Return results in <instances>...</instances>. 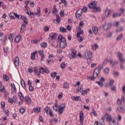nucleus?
<instances>
[{
	"mask_svg": "<svg viewBox=\"0 0 125 125\" xmlns=\"http://www.w3.org/2000/svg\"><path fill=\"white\" fill-rule=\"evenodd\" d=\"M58 97L59 99H61L63 97V93L62 92H60Z\"/></svg>",
	"mask_w": 125,
	"mask_h": 125,
	"instance_id": "58",
	"label": "nucleus"
},
{
	"mask_svg": "<svg viewBox=\"0 0 125 125\" xmlns=\"http://www.w3.org/2000/svg\"><path fill=\"white\" fill-rule=\"evenodd\" d=\"M117 57L119 58V61L121 63L120 64L121 69H124L125 66L124 65V63H125V57H124V55L121 52H118L117 53Z\"/></svg>",
	"mask_w": 125,
	"mask_h": 125,
	"instance_id": "3",
	"label": "nucleus"
},
{
	"mask_svg": "<svg viewBox=\"0 0 125 125\" xmlns=\"http://www.w3.org/2000/svg\"><path fill=\"white\" fill-rule=\"evenodd\" d=\"M37 13H33L32 12H27L26 14L30 16V17H33V15H35V16H37V17H40L41 16V8L38 7L37 9Z\"/></svg>",
	"mask_w": 125,
	"mask_h": 125,
	"instance_id": "5",
	"label": "nucleus"
},
{
	"mask_svg": "<svg viewBox=\"0 0 125 125\" xmlns=\"http://www.w3.org/2000/svg\"><path fill=\"white\" fill-rule=\"evenodd\" d=\"M93 12H100L101 11V8L99 6H97V5L95 7V8L93 9Z\"/></svg>",
	"mask_w": 125,
	"mask_h": 125,
	"instance_id": "22",
	"label": "nucleus"
},
{
	"mask_svg": "<svg viewBox=\"0 0 125 125\" xmlns=\"http://www.w3.org/2000/svg\"><path fill=\"white\" fill-rule=\"evenodd\" d=\"M44 111L47 115H49L50 117H52V118H53V113H52V111L50 110L49 107H48V106H46L44 109Z\"/></svg>",
	"mask_w": 125,
	"mask_h": 125,
	"instance_id": "9",
	"label": "nucleus"
},
{
	"mask_svg": "<svg viewBox=\"0 0 125 125\" xmlns=\"http://www.w3.org/2000/svg\"><path fill=\"white\" fill-rule=\"evenodd\" d=\"M91 57H92V53L90 51H87L84 55V58L87 59L88 64L91 62Z\"/></svg>",
	"mask_w": 125,
	"mask_h": 125,
	"instance_id": "4",
	"label": "nucleus"
},
{
	"mask_svg": "<svg viewBox=\"0 0 125 125\" xmlns=\"http://www.w3.org/2000/svg\"><path fill=\"white\" fill-rule=\"evenodd\" d=\"M57 9H56V6H53V9L52 10V14H56V13H58Z\"/></svg>",
	"mask_w": 125,
	"mask_h": 125,
	"instance_id": "39",
	"label": "nucleus"
},
{
	"mask_svg": "<svg viewBox=\"0 0 125 125\" xmlns=\"http://www.w3.org/2000/svg\"><path fill=\"white\" fill-rule=\"evenodd\" d=\"M21 18L22 19V21H23V24H24V25H27V24H28V20L27 19V18L25 17L24 16H21Z\"/></svg>",
	"mask_w": 125,
	"mask_h": 125,
	"instance_id": "24",
	"label": "nucleus"
},
{
	"mask_svg": "<svg viewBox=\"0 0 125 125\" xmlns=\"http://www.w3.org/2000/svg\"><path fill=\"white\" fill-rule=\"evenodd\" d=\"M26 27H27V25L25 24L24 23H22V26L21 28L20 33H24V32H25V30H26L25 29V28H26Z\"/></svg>",
	"mask_w": 125,
	"mask_h": 125,
	"instance_id": "25",
	"label": "nucleus"
},
{
	"mask_svg": "<svg viewBox=\"0 0 125 125\" xmlns=\"http://www.w3.org/2000/svg\"><path fill=\"white\" fill-rule=\"evenodd\" d=\"M77 38H78V40L79 41V42H83V37L81 36H77Z\"/></svg>",
	"mask_w": 125,
	"mask_h": 125,
	"instance_id": "44",
	"label": "nucleus"
},
{
	"mask_svg": "<svg viewBox=\"0 0 125 125\" xmlns=\"http://www.w3.org/2000/svg\"><path fill=\"white\" fill-rule=\"evenodd\" d=\"M56 22L57 23H60L61 21V18L58 15H56Z\"/></svg>",
	"mask_w": 125,
	"mask_h": 125,
	"instance_id": "38",
	"label": "nucleus"
},
{
	"mask_svg": "<svg viewBox=\"0 0 125 125\" xmlns=\"http://www.w3.org/2000/svg\"><path fill=\"white\" fill-rule=\"evenodd\" d=\"M56 76V72H53L51 74V77L53 78V79H55V77Z\"/></svg>",
	"mask_w": 125,
	"mask_h": 125,
	"instance_id": "61",
	"label": "nucleus"
},
{
	"mask_svg": "<svg viewBox=\"0 0 125 125\" xmlns=\"http://www.w3.org/2000/svg\"><path fill=\"white\" fill-rule=\"evenodd\" d=\"M82 14H83V9H79L76 12L75 17L76 18H80L82 16Z\"/></svg>",
	"mask_w": 125,
	"mask_h": 125,
	"instance_id": "11",
	"label": "nucleus"
},
{
	"mask_svg": "<svg viewBox=\"0 0 125 125\" xmlns=\"http://www.w3.org/2000/svg\"><path fill=\"white\" fill-rule=\"evenodd\" d=\"M25 5L24 6L25 11H28V8L27 7L28 6V5L29 4V1H25Z\"/></svg>",
	"mask_w": 125,
	"mask_h": 125,
	"instance_id": "43",
	"label": "nucleus"
},
{
	"mask_svg": "<svg viewBox=\"0 0 125 125\" xmlns=\"http://www.w3.org/2000/svg\"><path fill=\"white\" fill-rule=\"evenodd\" d=\"M14 64L15 66H18L19 65V58L16 57L14 59Z\"/></svg>",
	"mask_w": 125,
	"mask_h": 125,
	"instance_id": "20",
	"label": "nucleus"
},
{
	"mask_svg": "<svg viewBox=\"0 0 125 125\" xmlns=\"http://www.w3.org/2000/svg\"><path fill=\"white\" fill-rule=\"evenodd\" d=\"M34 111L35 113H40L41 112V107L37 106L34 108Z\"/></svg>",
	"mask_w": 125,
	"mask_h": 125,
	"instance_id": "34",
	"label": "nucleus"
},
{
	"mask_svg": "<svg viewBox=\"0 0 125 125\" xmlns=\"http://www.w3.org/2000/svg\"><path fill=\"white\" fill-rule=\"evenodd\" d=\"M114 82L115 81L114 80H110L109 83V85H110V86H113Z\"/></svg>",
	"mask_w": 125,
	"mask_h": 125,
	"instance_id": "57",
	"label": "nucleus"
},
{
	"mask_svg": "<svg viewBox=\"0 0 125 125\" xmlns=\"http://www.w3.org/2000/svg\"><path fill=\"white\" fill-rule=\"evenodd\" d=\"M71 53L69 54L68 56L70 59H76L77 58V50L71 49L70 50Z\"/></svg>",
	"mask_w": 125,
	"mask_h": 125,
	"instance_id": "6",
	"label": "nucleus"
},
{
	"mask_svg": "<svg viewBox=\"0 0 125 125\" xmlns=\"http://www.w3.org/2000/svg\"><path fill=\"white\" fill-rule=\"evenodd\" d=\"M98 75H99V69H95V70L93 72V76L94 77L97 78L98 77Z\"/></svg>",
	"mask_w": 125,
	"mask_h": 125,
	"instance_id": "23",
	"label": "nucleus"
},
{
	"mask_svg": "<svg viewBox=\"0 0 125 125\" xmlns=\"http://www.w3.org/2000/svg\"><path fill=\"white\" fill-rule=\"evenodd\" d=\"M64 88H69V84L66 82L64 83L63 84Z\"/></svg>",
	"mask_w": 125,
	"mask_h": 125,
	"instance_id": "47",
	"label": "nucleus"
},
{
	"mask_svg": "<svg viewBox=\"0 0 125 125\" xmlns=\"http://www.w3.org/2000/svg\"><path fill=\"white\" fill-rule=\"evenodd\" d=\"M83 111H80L79 113V119H80V125H83V121H84V118H83Z\"/></svg>",
	"mask_w": 125,
	"mask_h": 125,
	"instance_id": "8",
	"label": "nucleus"
},
{
	"mask_svg": "<svg viewBox=\"0 0 125 125\" xmlns=\"http://www.w3.org/2000/svg\"><path fill=\"white\" fill-rule=\"evenodd\" d=\"M45 12L46 15H49V14H50V11L48 10V8H46L45 9Z\"/></svg>",
	"mask_w": 125,
	"mask_h": 125,
	"instance_id": "48",
	"label": "nucleus"
},
{
	"mask_svg": "<svg viewBox=\"0 0 125 125\" xmlns=\"http://www.w3.org/2000/svg\"><path fill=\"white\" fill-rule=\"evenodd\" d=\"M113 25L114 26V27H118L120 26V21H115L113 23Z\"/></svg>",
	"mask_w": 125,
	"mask_h": 125,
	"instance_id": "49",
	"label": "nucleus"
},
{
	"mask_svg": "<svg viewBox=\"0 0 125 125\" xmlns=\"http://www.w3.org/2000/svg\"><path fill=\"white\" fill-rule=\"evenodd\" d=\"M25 99L26 101L27 104H28V105H30L31 103H32V101H31V99H30L29 97L28 96H26L25 97Z\"/></svg>",
	"mask_w": 125,
	"mask_h": 125,
	"instance_id": "28",
	"label": "nucleus"
},
{
	"mask_svg": "<svg viewBox=\"0 0 125 125\" xmlns=\"http://www.w3.org/2000/svg\"><path fill=\"white\" fill-rule=\"evenodd\" d=\"M91 48L93 51H95L98 48V44L97 43L93 44L91 45Z\"/></svg>",
	"mask_w": 125,
	"mask_h": 125,
	"instance_id": "27",
	"label": "nucleus"
},
{
	"mask_svg": "<svg viewBox=\"0 0 125 125\" xmlns=\"http://www.w3.org/2000/svg\"><path fill=\"white\" fill-rule=\"evenodd\" d=\"M122 92H123V94L125 95V85H124L122 87Z\"/></svg>",
	"mask_w": 125,
	"mask_h": 125,
	"instance_id": "64",
	"label": "nucleus"
},
{
	"mask_svg": "<svg viewBox=\"0 0 125 125\" xmlns=\"http://www.w3.org/2000/svg\"><path fill=\"white\" fill-rule=\"evenodd\" d=\"M109 124H111V125H117L118 119L117 118V117H115L111 119V121H110Z\"/></svg>",
	"mask_w": 125,
	"mask_h": 125,
	"instance_id": "16",
	"label": "nucleus"
},
{
	"mask_svg": "<svg viewBox=\"0 0 125 125\" xmlns=\"http://www.w3.org/2000/svg\"><path fill=\"white\" fill-rule=\"evenodd\" d=\"M111 14V10L109 9H106L104 11L105 17H109Z\"/></svg>",
	"mask_w": 125,
	"mask_h": 125,
	"instance_id": "18",
	"label": "nucleus"
},
{
	"mask_svg": "<svg viewBox=\"0 0 125 125\" xmlns=\"http://www.w3.org/2000/svg\"><path fill=\"white\" fill-rule=\"evenodd\" d=\"M15 33H13L8 35V39L10 42H13L14 37H15Z\"/></svg>",
	"mask_w": 125,
	"mask_h": 125,
	"instance_id": "21",
	"label": "nucleus"
},
{
	"mask_svg": "<svg viewBox=\"0 0 125 125\" xmlns=\"http://www.w3.org/2000/svg\"><path fill=\"white\" fill-rule=\"evenodd\" d=\"M19 97H20L21 100L23 101L24 100V97H23V94H22V92H19L18 93Z\"/></svg>",
	"mask_w": 125,
	"mask_h": 125,
	"instance_id": "37",
	"label": "nucleus"
},
{
	"mask_svg": "<svg viewBox=\"0 0 125 125\" xmlns=\"http://www.w3.org/2000/svg\"><path fill=\"white\" fill-rule=\"evenodd\" d=\"M88 91H89V88H87L84 90H83L81 92L82 95H86V94H87V92Z\"/></svg>",
	"mask_w": 125,
	"mask_h": 125,
	"instance_id": "32",
	"label": "nucleus"
},
{
	"mask_svg": "<svg viewBox=\"0 0 125 125\" xmlns=\"http://www.w3.org/2000/svg\"><path fill=\"white\" fill-rule=\"evenodd\" d=\"M97 5V1H92L88 4V7L90 9L93 10Z\"/></svg>",
	"mask_w": 125,
	"mask_h": 125,
	"instance_id": "7",
	"label": "nucleus"
},
{
	"mask_svg": "<svg viewBox=\"0 0 125 125\" xmlns=\"http://www.w3.org/2000/svg\"><path fill=\"white\" fill-rule=\"evenodd\" d=\"M5 88H4V86H1L0 87V92H3L4 91Z\"/></svg>",
	"mask_w": 125,
	"mask_h": 125,
	"instance_id": "62",
	"label": "nucleus"
},
{
	"mask_svg": "<svg viewBox=\"0 0 125 125\" xmlns=\"http://www.w3.org/2000/svg\"><path fill=\"white\" fill-rule=\"evenodd\" d=\"M96 83H98L99 87H101L102 88V87H103V86L104 85V84H103V82L101 81H97Z\"/></svg>",
	"mask_w": 125,
	"mask_h": 125,
	"instance_id": "36",
	"label": "nucleus"
},
{
	"mask_svg": "<svg viewBox=\"0 0 125 125\" xmlns=\"http://www.w3.org/2000/svg\"><path fill=\"white\" fill-rule=\"evenodd\" d=\"M41 46H42V47H46V45H47V44H46V42H43V43H41L40 44Z\"/></svg>",
	"mask_w": 125,
	"mask_h": 125,
	"instance_id": "55",
	"label": "nucleus"
},
{
	"mask_svg": "<svg viewBox=\"0 0 125 125\" xmlns=\"http://www.w3.org/2000/svg\"><path fill=\"white\" fill-rule=\"evenodd\" d=\"M77 92H82L83 91V88H82V86H79L78 89L76 90Z\"/></svg>",
	"mask_w": 125,
	"mask_h": 125,
	"instance_id": "51",
	"label": "nucleus"
},
{
	"mask_svg": "<svg viewBox=\"0 0 125 125\" xmlns=\"http://www.w3.org/2000/svg\"><path fill=\"white\" fill-rule=\"evenodd\" d=\"M9 18L10 19H14L15 17L18 19H20V15H17V14L15 13H11L9 14Z\"/></svg>",
	"mask_w": 125,
	"mask_h": 125,
	"instance_id": "10",
	"label": "nucleus"
},
{
	"mask_svg": "<svg viewBox=\"0 0 125 125\" xmlns=\"http://www.w3.org/2000/svg\"><path fill=\"white\" fill-rule=\"evenodd\" d=\"M58 40L60 48L63 49L67 47V42L66 41V38H65V37L60 35L58 37Z\"/></svg>",
	"mask_w": 125,
	"mask_h": 125,
	"instance_id": "2",
	"label": "nucleus"
},
{
	"mask_svg": "<svg viewBox=\"0 0 125 125\" xmlns=\"http://www.w3.org/2000/svg\"><path fill=\"white\" fill-rule=\"evenodd\" d=\"M12 99L13 100L14 102H16V101L17 100V97L16 96H13Z\"/></svg>",
	"mask_w": 125,
	"mask_h": 125,
	"instance_id": "63",
	"label": "nucleus"
},
{
	"mask_svg": "<svg viewBox=\"0 0 125 125\" xmlns=\"http://www.w3.org/2000/svg\"><path fill=\"white\" fill-rule=\"evenodd\" d=\"M73 100H75V101H80L81 100V97L80 96H74L71 97Z\"/></svg>",
	"mask_w": 125,
	"mask_h": 125,
	"instance_id": "31",
	"label": "nucleus"
},
{
	"mask_svg": "<svg viewBox=\"0 0 125 125\" xmlns=\"http://www.w3.org/2000/svg\"><path fill=\"white\" fill-rule=\"evenodd\" d=\"M104 120H106V121L110 123L112 121V117L109 114L106 113L104 115Z\"/></svg>",
	"mask_w": 125,
	"mask_h": 125,
	"instance_id": "13",
	"label": "nucleus"
},
{
	"mask_svg": "<svg viewBox=\"0 0 125 125\" xmlns=\"http://www.w3.org/2000/svg\"><path fill=\"white\" fill-rule=\"evenodd\" d=\"M111 23H105L104 25H103V27H104V30L105 31H108L111 28Z\"/></svg>",
	"mask_w": 125,
	"mask_h": 125,
	"instance_id": "14",
	"label": "nucleus"
},
{
	"mask_svg": "<svg viewBox=\"0 0 125 125\" xmlns=\"http://www.w3.org/2000/svg\"><path fill=\"white\" fill-rule=\"evenodd\" d=\"M104 72L105 74H109V72H110V69H109V68L106 67L104 69Z\"/></svg>",
	"mask_w": 125,
	"mask_h": 125,
	"instance_id": "56",
	"label": "nucleus"
},
{
	"mask_svg": "<svg viewBox=\"0 0 125 125\" xmlns=\"http://www.w3.org/2000/svg\"><path fill=\"white\" fill-rule=\"evenodd\" d=\"M60 15L61 17H63V16H64V14L63 10H61V11L60 12Z\"/></svg>",
	"mask_w": 125,
	"mask_h": 125,
	"instance_id": "59",
	"label": "nucleus"
},
{
	"mask_svg": "<svg viewBox=\"0 0 125 125\" xmlns=\"http://www.w3.org/2000/svg\"><path fill=\"white\" fill-rule=\"evenodd\" d=\"M117 109L119 110V112H121L122 113H123V112H125V109H124L122 106L118 107Z\"/></svg>",
	"mask_w": 125,
	"mask_h": 125,
	"instance_id": "52",
	"label": "nucleus"
},
{
	"mask_svg": "<svg viewBox=\"0 0 125 125\" xmlns=\"http://www.w3.org/2000/svg\"><path fill=\"white\" fill-rule=\"evenodd\" d=\"M60 31L61 33H66L67 30L66 28L62 27L60 28Z\"/></svg>",
	"mask_w": 125,
	"mask_h": 125,
	"instance_id": "41",
	"label": "nucleus"
},
{
	"mask_svg": "<svg viewBox=\"0 0 125 125\" xmlns=\"http://www.w3.org/2000/svg\"><path fill=\"white\" fill-rule=\"evenodd\" d=\"M20 113L23 115L25 113V108L23 107H21L20 109Z\"/></svg>",
	"mask_w": 125,
	"mask_h": 125,
	"instance_id": "42",
	"label": "nucleus"
},
{
	"mask_svg": "<svg viewBox=\"0 0 125 125\" xmlns=\"http://www.w3.org/2000/svg\"><path fill=\"white\" fill-rule=\"evenodd\" d=\"M123 38V34H121L118 36H117L116 40L117 41H120V40H122V38Z\"/></svg>",
	"mask_w": 125,
	"mask_h": 125,
	"instance_id": "53",
	"label": "nucleus"
},
{
	"mask_svg": "<svg viewBox=\"0 0 125 125\" xmlns=\"http://www.w3.org/2000/svg\"><path fill=\"white\" fill-rule=\"evenodd\" d=\"M84 25V23H83V21H81L79 24V27H83V26Z\"/></svg>",
	"mask_w": 125,
	"mask_h": 125,
	"instance_id": "60",
	"label": "nucleus"
},
{
	"mask_svg": "<svg viewBox=\"0 0 125 125\" xmlns=\"http://www.w3.org/2000/svg\"><path fill=\"white\" fill-rule=\"evenodd\" d=\"M38 53V51H35L33 53H32L31 54V60H34L36 57V54Z\"/></svg>",
	"mask_w": 125,
	"mask_h": 125,
	"instance_id": "29",
	"label": "nucleus"
},
{
	"mask_svg": "<svg viewBox=\"0 0 125 125\" xmlns=\"http://www.w3.org/2000/svg\"><path fill=\"white\" fill-rule=\"evenodd\" d=\"M112 35H113V33H112V32H108L106 34V37H107V38H111V37H112Z\"/></svg>",
	"mask_w": 125,
	"mask_h": 125,
	"instance_id": "46",
	"label": "nucleus"
},
{
	"mask_svg": "<svg viewBox=\"0 0 125 125\" xmlns=\"http://www.w3.org/2000/svg\"><path fill=\"white\" fill-rule=\"evenodd\" d=\"M20 83L22 87H23V88H24L25 89L26 88V84H25V81H24V80L21 79Z\"/></svg>",
	"mask_w": 125,
	"mask_h": 125,
	"instance_id": "30",
	"label": "nucleus"
},
{
	"mask_svg": "<svg viewBox=\"0 0 125 125\" xmlns=\"http://www.w3.org/2000/svg\"><path fill=\"white\" fill-rule=\"evenodd\" d=\"M123 29H124V28L123 27V26H120L116 30V32H122V31H123Z\"/></svg>",
	"mask_w": 125,
	"mask_h": 125,
	"instance_id": "45",
	"label": "nucleus"
},
{
	"mask_svg": "<svg viewBox=\"0 0 125 125\" xmlns=\"http://www.w3.org/2000/svg\"><path fill=\"white\" fill-rule=\"evenodd\" d=\"M20 41H21V35H17L14 39L15 42L16 43L19 42Z\"/></svg>",
	"mask_w": 125,
	"mask_h": 125,
	"instance_id": "19",
	"label": "nucleus"
},
{
	"mask_svg": "<svg viewBox=\"0 0 125 125\" xmlns=\"http://www.w3.org/2000/svg\"><path fill=\"white\" fill-rule=\"evenodd\" d=\"M49 37L48 40H54L56 37V33L52 32L49 34Z\"/></svg>",
	"mask_w": 125,
	"mask_h": 125,
	"instance_id": "17",
	"label": "nucleus"
},
{
	"mask_svg": "<svg viewBox=\"0 0 125 125\" xmlns=\"http://www.w3.org/2000/svg\"><path fill=\"white\" fill-rule=\"evenodd\" d=\"M66 67V64L65 63V62H62L61 64V68L62 69H65Z\"/></svg>",
	"mask_w": 125,
	"mask_h": 125,
	"instance_id": "50",
	"label": "nucleus"
},
{
	"mask_svg": "<svg viewBox=\"0 0 125 125\" xmlns=\"http://www.w3.org/2000/svg\"><path fill=\"white\" fill-rule=\"evenodd\" d=\"M44 32H47L49 31V27L48 26H45L43 29Z\"/></svg>",
	"mask_w": 125,
	"mask_h": 125,
	"instance_id": "54",
	"label": "nucleus"
},
{
	"mask_svg": "<svg viewBox=\"0 0 125 125\" xmlns=\"http://www.w3.org/2000/svg\"><path fill=\"white\" fill-rule=\"evenodd\" d=\"M92 31L95 35H96L98 33V28L95 27H92Z\"/></svg>",
	"mask_w": 125,
	"mask_h": 125,
	"instance_id": "33",
	"label": "nucleus"
},
{
	"mask_svg": "<svg viewBox=\"0 0 125 125\" xmlns=\"http://www.w3.org/2000/svg\"><path fill=\"white\" fill-rule=\"evenodd\" d=\"M3 78L4 82H8L9 81V78L6 75H3Z\"/></svg>",
	"mask_w": 125,
	"mask_h": 125,
	"instance_id": "35",
	"label": "nucleus"
},
{
	"mask_svg": "<svg viewBox=\"0 0 125 125\" xmlns=\"http://www.w3.org/2000/svg\"><path fill=\"white\" fill-rule=\"evenodd\" d=\"M39 72L40 74H44V73L48 74V73H49V71H48V70L44 69L43 67H40L39 68Z\"/></svg>",
	"mask_w": 125,
	"mask_h": 125,
	"instance_id": "15",
	"label": "nucleus"
},
{
	"mask_svg": "<svg viewBox=\"0 0 125 125\" xmlns=\"http://www.w3.org/2000/svg\"><path fill=\"white\" fill-rule=\"evenodd\" d=\"M11 89H12V93H16V87L15 86V84H11Z\"/></svg>",
	"mask_w": 125,
	"mask_h": 125,
	"instance_id": "26",
	"label": "nucleus"
},
{
	"mask_svg": "<svg viewBox=\"0 0 125 125\" xmlns=\"http://www.w3.org/2000/svg\"><path fill=\"white\" fill-rule=\"evenodd\" d=\"M53 109L55 112H58L59 115H61L65 109V104H62L59 106L58 103H57V101H56L54 105L53 106Z\"/></svg>",
	"mask_w": 125,
	"mask_h": 125,
	"instance_id": "1",
	"label": "nucleus"
},
{
	"mask_svg": "<svg viewBox=\"0 0 125 125\" xmlns=\"http://www.w3.org/2000/svg\"><path fill=\"white\" fill-rule=\"evenodd\" d=\"M109 62L110 65H112V66H114V65H115V64H118V62H113V60H112V59H110L109 60Z\"/></svg>",
	"mask_w": 125,
	"mask_h": 125,
	"instance_id": "40",
	"label": "nucleus"
},
{
	"mask_svg": "<svg viewBox=\"0 0 125 125\" xmlns=\"http://www.w3.org/2000/svg\"><path fill=\"white\" fill-rule=\"evenodd\" d=\"M33 71L35 76H37V77H39V76H41V74L39 72V67L38 66L34 67L33 68Z\"/></svg>",
	"mask_w": 125,
	"mask_h": 125,
	"instance_id": "12",
	"label": "nucleus"
}]
</instances>
